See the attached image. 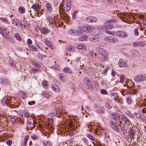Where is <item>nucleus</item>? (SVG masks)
<instances>
[{
    "label": "nucleus",
    "mask_w": 146,
    "mask_h": 146,
    "mask_svg": "<svg viewBox=\"0 0 146 146\" xmlns=\"http://www.w3.org/2000/svg\"><path fill=\"white\" fill-rule=\"evenodd\" d=\"M113 119L116 121H120L119 123H122V121H125L126 120L127 117L123 115H120L117 113H115L112 115Z\"/></svg>",
    "instance_id": "nucleus-1"
},
{
    "label": "nucleus",
    "mask_w": 146,
    "mask_h": 146,
    "mask_svg": "<svg viewBox=\"0 0 146 146\" xmlns=\"http://www.w3.org/2000/svg\"><path fill=\"white\" fill-rule=\"evenodd\" d=\"M126 120L125 121H123L124 122L125 124L122 123V124L120 125L121 129L123 131H126L129 128H131L132 126L131 123L127 117L126 118Z\"/></svg>",
    "instance_id": "nucleus-2"
},
{
    "label": "nucleus",
    "mask_w": 146,
    "mask_h": 146,
    "mask_svg": "<svg viewBox=\"0 0 146 146\" xmlns=\"http://www.w3.org/2000/svg\"><path fill=\"white\" fill-rule=\"evenodd\" d=\"M81 27H79L78 29L76 30L70 29L68 31L69 34L74 36H79L82 34Z\"/></svg>",
    "instance_id": "nucleus-3"
},
{
    "label": "nucleus",
    "mask_w": 146,
    "mask_h": 146,
    "mask_svg": "<svg viewBox=\"0 0 146 146\" xmlns=\"http://www.w3.org/2000/svg\"><path fill=\"white\" fill-rule=\"evenodd\" d=\"M132 17L130 13H123L121 14L120 17L123 21L125 22H127L130 21L131 17Z\"/></svg>",
    "instance_id": "nucleus-4"
},
{
    "label": "nucleus",
    "mask_w": 146,
    "mask_h": 146,
    "mask_svg": "<svg viewBox=\"0 0 146 146\" xmlns=\"http://www.w3.org/2000/svg\"><path fill=\"white\" fill-rule=\"evenodd\" d=\"M108 52L103 49H101V60L102 62L108 60Z\"/></svg>",
    "instance_id": "nucleus-5"
},
{
    "label": "nucleus",
    "mask_w": 146,
    "mask_h": 146,
    "mask_svg": "<svg viewBox=\"0 0 146 146\" xmlns=\"http://www.w3.org/2000/svg\"><path fill=\"white\" fill-rule=\"evenodd\" d=\"M47 19L48 21L49 24L50 25H52L53 27H54L55 26H57L58 27V22H59L58 21H57L56 18L54 17L53 19L50 17H48Z\"/></svg>",
    "instance_id": "nucleus-6"
},
{
    "label": "nucleus",
    "mask_w": 146,
    "mask_h": 146,
    "mask_svg": "<svg viewBox=\"0 0 146 146\" xmlns=\"http://www.w3.org/2000/svg\"><path fill=\"white\" fill-rule=\"evenodd\" d=\"M27 128L31 130L33 128H34V121L32 117H29L27 119Z\"/></svg>",
    "instance_id": "nucleus-7"
},
{
    "label": "nucleus",
    "mask_w": 146,
    "mask_h": 146,
    "mask_svg": "<svg viewBox=\"0 0 146 146\" xmlns=\"http://www.w3.org/2000/svg\"><path fill=\"white\" fill-rule=\"evenodd\" d=\"M71 6V1L69 0H66L64 3V8H63L64 12L66 11L68 12L70 10Z\"/></svg>",
    "instance_id": "nucleus-8"
},
{
    "label": "nucleus",
    "mask_w": 146,
    "mask_h": 146,
    "mask_svg": "<svg viewBox=\"0 0 146 146\" xmlns=\"http://www.w3.org/2000/svg\"><path fill=\"white\" fill-rule=\"evenodd\" d=\"M115 34L117 36L121 38H126L128 36L127 33L123 31H118L116 32Z\"/></svg>",
    "instance_id": "nucleus-9"
},
{
    "label": "nucleus",
    "mask_w": 146,
    "mask_h": 146,
    "mask_svg": "<svg viewBox=\"0 0 146 146\" xmlns=\"http://www.w3.org/2000/svg\"><path fill=\"white\" fill-rule=\"evenodd\" d=\"M145 77L143 75H138L136 76L134 78V81L136 82L143 81L145 79Z\"/></svg>",
    "instance_id": "nucleus-10"
},
{
    "label": "nucleus",
    "mask_w": 146,
    "mask_h": 146,
    "mask_svg": "<svg viewBox=\"0 0 146 146\" xmlns=\"http://www.w3.org/2000/svg\"><path fill=\"white\" fill-rule=\"evenodd\" d=\"M81 29L82 33L83 32H91L94 29L93 27L91 26L81 27Z\"/></svg>",
    "instance_id": "nucleus-11"
},
{
    "label": "nucleus",
    "mask_w": 146,
    "mask_h": 146,
    "mask_svg": "<svg viewBox=\"0 0 146 146\" xmlns=\"http://www.w3.org/2000/svg\"><path fill=\"white\" fill-rule=\"evenodd\" d=\"M118 65L120 67H125L127 66V61L122 59L119 60L118 62Z\"/></svg>",
    "instance_id": "nucleus-12"
},
{
    "label": "nucleus",
    "mask_w": 146,
    "mask_h": 146,
    "mask_svg": "<svg viewBox=\"0 0 146 146\" xmlns=\"http://www.w3.org/2000/svg\"><path fill=\"white\" fill-rule=\"evenodd\" d=\"M110 125L111 128L114 130L117 131H119V128L115 123L111 121L110 123Z\"/></svg>",
    "instance_id": "nucleus-13"
},
{
    "label": "nucleus",
    "mask_w": 146,
    "mask_h": 146,
    "mask_svg": "<svg viewBox=\"0 0 146 146\" xmlns=\"http://www.w3.org/2000/svg\"><path fill=\"white\" fill-rule=\"evenodd\" d=\"M41 7L39 5H33L31 8V9H32L33 11H32L31 10L30 12H38L39 10L40 9Z\"/></svg>",
    "instance_id": "nucleus-14"
},
{
    "label": "nucleus",
    "mask_w": 146,
    "mask_h": 146,
    "mask_svg": "<svg viewBox=\"0 0 146 146\" xmlns=\"http://www.w3.org/2000/svg\"><path fill=\"white\" fill-rule=\"evenodd\" d=\"M85 20L87 22H94L97 21V19L93 16L89 17L86 18Z\"/></svg>",
    "instance_id": "nucleus-15"
},
{
    "label": "nucleus",
    "mask_w": 146,
    "mask_h": 146,
    "mask_svg": "<svg viewBox=\"0 0 146 146\" xmlns=\"http://www.w3.org/2000/svg\"><path fill=\"white\" fill-rule=\"evenodd\" d=\"M58 76L60 80L64 82H66L67 80V77L62 74L59 73Z\"/></svg>",
    "instance_id": "nucleus-16"
},
{
    "label": "nucleus",
    "mask_w": 146,
    "mask_h": 146,
    "mask_svg": "<svg viewBox=\"0 0 146 146\" xmlns=\"http://www.w3.org/2000/svg\"><path fill=\"white\" fill-rule=\"evenodd\" d=\"M0 82L4 85H7L9 84V80L5 78H3L0 79Z\"/></svg>",
    "instance_id": "nucleus-17"
},
{
    "label": "nucleus",
    "mask_w": 146,
    "mask_h": 146,
    "mask_svg": "<svg viewBox=\"0 0 146 146\" xmlns=\"http://www.w3.org/2000/svg\"><path fill=\"white\" fill-rule=\"evenodd\" d=\"M46 7L47 10L48 12L50 13H51L52 10L51 4L50 3H47L46 5Z\"/></svg>",
    "instance_id": "nucleus-18"
},
{
    "label": "nucleus",
    "mask_w": 146,
    "mask_h": 146,
    "mask_svg": "<svg viewBox=\"0 0 146 146\" xmlns=\"http://www.w3.org/2000/svg\"><path fill=\"white\" fill-rule=\"evenodd\" d=\"M99 124V123H97L96 124V126L95 127H96V126H98L99 127H96L95 129V134H97V135H100V125H99V126L98 125Z\"/></svg>",
    "instance_id": "nucleus-19"
},
{
    "label": "nucleus",
    "mask_w": 146,
    "mask_h": 146,
    "mask_svg": "<svg viewBox=\"0 0 146 146\" xmlns=\"http://www.w3.org/2000/svg\"><path fill=\"white\" fill-rule=\"evenodd\" d=\"M44 42L51 49H53L54 48V47L53 44L47 40L45 39Z\"/></svg>",
    "instance_id": "nucleus-20"
},
{
    "label": "nucleus",
    "mask_w": 146,
    "mask_h": 146,
    "mask_svg": "<svg viewBox=\"0 0 146 146\" xmlns=\"http://www.w3.org/2000/svg\"><path fill=\"white\" fill-rule=\"evenodd\" d=\"M113 27V26L112 25H105L102 27V28L108 30L112 29Z\"/></svg>",
    "instance_id": "nucleus-21"
},
{
    "label": "nucleus",
    "mask_w": 146,
    "mask_h": 146,
    "mask_svg": "<svg viewBox=\"0 0 146 146\" xmlns=\"http://www.w3.org/2000/svg\"><path fill=\"white\" fill-rule=\"evenodd\" d=\"M59 87L57 85L54 84H53L52 86V88L55 92H58L59 90Z\"/></svg>",
    "instance_id": "nucleus-22"
},
{
    "label": "nucleus",
    "mask_w": 146,
    "mask_h": 146,
    "mask_svg": "<svg viewBox=\"0 0 146 146\" xmlns=\"http://www.w3.org/2000/svg\"><path fill=\"white\" fill-rule=\"evenodd\" d=\"M49 31L48 29L45 28H42L40 29L41 33L44 35L47 34L49 32Z\"/></svg>",
    "instance_id": "nucleus-23"
},
{
    "label": "nucleus",
    "mask_w": 146,
    "mask_h": 146,
    "mask_svg": "<svg viewBox=\"0 0 146 146\" xmlns=\"http://www.w3.org/2000/svg\"><path fill=\"white\" fill-rule=\"evenodd\" d=\"M84 82L86 83L87 85L89 87H91L92 86V82L88 78H85Z\"/></svg>",
    "instance_id": "nucleus-24"
},
{
    "label": "nucleus",
    "mask_w": 146,
    "mask_h": 146,
    "mask_svg": "<svg viewBox=\"0 0 146 146\" xmlns=\"http://www.w3.org/2000/svg\"><path fill=\"white\" fill-rule=\"evenodd\" d=\"M74 122L73 121H70L69 124V127L70 128V129L71 130H72V131L73 132V130L74 129L75 126L74 124Z\"/></svg>",
    "instance_id": "nucleus-25"
},
{
    "label": "nucleus",
    "mask_w": 146,
    "mask_h": 146,
    "mask_svg": "<svg viewBox=\"0 0 146 146\" xmlns=\"http://www.w3.org/2000/svg\"><path fill=\"white\" fill-rule=\"evenodd\" d=\"M146 113V108H145L140 109L138 111L139 114L141 115H143L144 113Z\"/></svg>",
    "instance_id": "nucleus-26"
},
{
    "label": "nucleus",
    "mask_w": 146,
    "mask_h": 146,
    "mask_svg": "<svg viewBox=\"0 0 146 146\" xmlns=\"http://www.w3.org/2000/svg\"><path fill=\"white\" fill-rule=\"evenodd\" d=\"M43 87L45 89H47L48 88V83L47 81L43 80L42 84Z\"/></svg>",
    "instance_id": "nucleus-27"
},
{
    "label": "nucleus",
    "mask_w": 146,
    "mask_h": 146,
    "mask_svg": "<svg viewBox=\"0 0 146 146\" xmlns=\"http://www.w3.org/2000/svg\"><path fill=\"white\" fill-rule=\"evenodd\" d=\"M8 96H5L4 98L2 100V103L3 104L4 103L5 104H7L9 102V99H8Z\"/></svg>",
    "instance_id": "nucleus-28"
},
{
    "label": "nucleus",
    "mask_w": 146,
    "mask_h": 146,
    "mask_svg": "<svg viewBox=\"0 0 146 146\" xmlns=\"http://www.w3.org/2000/svg\"><path fill=\"white\" fill-rule=\"evenodd\" d=\"M64 72L70 74H71L72 72L71 69L68 67H65L63 69Z\"/></svg>",
    "instance_id": "nucleus-29"
},
{
    "label": "nucleus",
    "mask_w": 146,
    "mask_h": 146,
    "mask_svg": "<svg viewBox=\"0 0 146 146\" xmlns=\"http://www.w3.org/2000/svg\"><path fill=\"white\" fill-rule=\"evenodd\" d=\"M87 39L88 37L85 35L81 36L79 38V40L81 41H85L87 40Z\"/></svg>",
    "instance_id": "nucleus-30"
},
{
    "label": "nucleus",
    "mask_w": 146,
    "mask_h": 146,
    "mask_svg": "<svg viewBox=\"0 0 146 146\" xmlns=\"http://www.w3.org/2000/svg\"><path fill=\"white\" fill-rule=\"evenodd\" d=\"M18 11L22 14L24 13L25 11V8L22 6H20L18 8Z\"/></svg>",
    "instance_id": "nucleus-31"
},
{
    "label": "nucleus",
    "mask_w": 146,
    "mask_h": 146,
    "mask_svg": "<svg viewBox=\"0 0 146 146\" xmlns=\"http://www.w3.org/2000/svg\"><path fill=\"white\" fill-rule=\"evenodd\" d=\"M110 68V67H108L104 69V70H102V72H101L102 74H104L105 76L107 74V71L109 70Z\"/></svg>",
    "instance_id": "nucleus-32"
},
{
    "label": "nucleus",
    "mask_w": 146,
    "mask_h": 146,
    "mask_svg": "<svg viewBox=\"0 0 146 146\" xmlns=\"http://www.w3.org/2000/svg\"><path fill=\"white\" fill-rule=\"evenodd\" d=\"M29 48L31 50L34 52H36L38 51V49L36 47L33 45H30L29 46Z\"/></svg>",
    "instance_id": "nucleus-33"
},
{
    "label": "nucleus",
    "mask_w": 146,
    "mask_h": 146,
    "mask_svg": "<svg viewBox=\"0 0 146 146\" xmlns=\"http://www.w3.org/2000/svg\"><path fill=\"white\" fill-rule=\"evenodd\" d=\"M54 116V114L53 113H50L48 115V119L49 121H52V119Z\"/></svg>",
    "instance_id": "nucleus-34"
},
{
    "label": "nucleus",
    "mask_w": 146,
    "mask_h": 146,
    "mask_svg": "<svg viewBox=\"0 0 146 146\" xmlns=\"http://www.w3.org/2000/svg\"><path fill=\"white\" fill-rule=\"evenodd\" d=\"M31 138L33 140L37 139L38 138V136L37 133H33L31 135Z\"/></svg>",
    "instance_id": "nucleus-35"
},
{
    "label": "nucleus",
    "mask_w": 146,
    "mask_h": 146,
    "mask_svg": "<svg viewBox=\"0 0 146 146\" xmlns=\"http://www.w3.org/2000/svg\"><path fill=\"white\" fill-rule=\"evenodd\" d=\"M126 101L128 104H130L132 101L131 96L128 95L126 98Z\"/></svg>",
    "instance_id": "nucleus-36"
},
{
    "label": "nucleus",
    "mask_w": 146,
    "mask_h": 146,
    "mask_svg": "<svg viewBox=\"0 0 146 146\" xmlns=\"http://www.w3.org/2000/svg\"><path fill=\"white\" fill-rule=\"evenodd\" d=\"M44 146H52L51 142L48 141H45L44 142Z\"/></svg>",
    "instance_id": "nucleus-37"
},
{
    "label": "nucleus",
    "mask_w": 146,
    "mask_h": 146,
    "mask_svg": "<svg viewBox=\"0 0 146 146\" xmlns=\"http://www.w3.org/2000/svg\"><path fill=\"white\" fill-rule=\"evenodd\" d=\"M67 50L68 51H71L72 52L76 50V47H74L72 46H70L67 48Z\"/></svg>",
    "instance_id": "nucleus-38"
},
{
    "label": "nucleus",
    "mask_w": 146,
    "mask_h": 146,
    "mask_svg": "<svg viewBox=\"0 0 146 146\" xmlns=\"http://www.w3.org/2000/svg\"><path fill=\"white\" fill-rule=\"evenodd\" d=\"M9 64L11 66L13 67H14L16 66V64L14 60L11 59H10L9 60Z\"/></svg>",
    "instance_id": "nucleus-39"
},
{
    "label": "nucleus",
    "mask_w": 146,
    "mask_h": 146,
    "mask_svg": "<svg viewBox=\"0 0 146 146\" xmlns=\"http://www.w3.org/2000/svg\"><path fill=\"white\" fill-rule=\"evenodd\" d=\"M87 137L92 141H95V137L92 135L88 134L87 135Z\"/></svg>",
    "instance_id": "nucleus-40"
},
{
    "label": "nucleus",
    "mask_w": 146,
    "mask_h": 146,
    "mask_svg": "<svg viewBox=\"0 0 146 146\" xmlns=\"http://www.w3.org/2000/svg\"><path fill=\"white\" fill-rule=\"evenodd\" d=\"M77 48L78 50L80 49H86V47L85 46L82 44L78 45L77 46Z\"/></svg>",
    "instance_id": "nucleus-41"
},
{
    "label": "nucleus",
    "mask_w": 146,
    "mask_h": 146,
    "mask_svg": "<svg viewBox=\"0 0 146 146\" xmlns=\"http://www.w3.org/2000/svg\"><path fill=\"white\" fill-rule=\"evenodd\" d=\"M118 39L117 38L111 36V42H113V43L115 42H117Z\"/></svg>",
    "instance_id": "nucleus-42"
},
{
    "label": "nucleus",
    "mask_w": 146,
    "mask_h": 146,
    "mask_svg": "<svg viewBox=\"0 0 146 146\" xmlns=\"http://www.w3.org/2000/svg\"><path fill=\"white\" fill-rule=\"evenodd\" d=\"M15 119H17L15 121H17L19 123H21V124H23L24 123V121H23L20 118L18 119L17 117V116L15 117Z\"/></svg>",
    "instance_id": "nucleus-43"
},
{
    "label": "nucleus",
    "mask_w": 146,
    "mask_h": 146,
    "mask_svg": "<svg viewBox=\"0 0 146 146\" xmlns=\"http://www.w3.org/2000/svg\"><path fill=\"white\" fill-rule=\"evenodd\" d=\"M17 26H19V27H21L22 28H24L25 27V25H23L22 24V22L19 21V20H18L17 21Z\"/></svg>",
    "instance_id": "nucleus-44"
},
{
    "label": "nucleus",
    "mask_w": 146,
    "mask_h": 146,
    "mask_svg": "<svg viewBox=\"0 0 146 146\" xmlns=\"http://www.w3.org/2000/svg\"><path fill=\"white\" fill-rule=\"evenodd\" d=\"M90 40L92 42H96L99 40L95 36H93L90 38Z\"/></svg>",
    "instance_id": "nucleus-45"
},
{
    "label": "nucleus",
    "mask_w": 146,
    "mask_h": 146,
    "mask_svg": "<svg viewBox=\"0 0 146 146\" xmlns=\"http://www.w3.org/2000/svg\"><path fill=\"white\" fill-rule=\"evenodd\" d=\"M15 37V38L19 41L21 40V36H19V34L18 33L15 34L14 35Z\"/></svg>",
    "instance_id": "nucleus-46"
},
{
    "label": "nucleus",
    "mask_w": 146,
    "mask_h": 146,
    "mask_svg": "<svg viewBox=\"0 0 146 146\" xmlns=\"http://www.w3.org/2000/svg\"><path fill=\"white\" fill-rule=\"evenodd\" d=\"M105 32L106 33L113 36H114L115 35V33L114 32H111L110 31H108L106 30L105 31Z\"/></svg>",
    "instance_id": "nucleus-47"
},
{
    "label": "nucleus",
    "mask_w": 146,
    "mask_h": 146,
    "mask_svg": "<svg viewBox=\"0 0 146 146\" xmlns=\"http://www.w3.org/2000/svg\"><path fill=\"white\" fill-rule=\"evenodd\" d=\"M111 36H106L104 38L105 40L107 42H111Z\"/></svg>",
    "instance_id": "nucleus-48"
},
{
    "label": "nucleus",
    "mask_w": 146,
    "mask_h": 146,
    "mask_svg": "<svg viewBox=\"0 0 146 146\" xmlns=\"http://www.w3.org/2000/svg\"><path fill=\"white\" fill-rule=\"evenodd\" d=\"M93 124H90L89 125V124L87 125L88 127V128L89 129L90 131L92 130L94 128L95 126L94 125H93Z\"/></svg>",
    "instance_id": "nucleus-49"
},
{
    "label": "nucleus",
    "mask_w": 146,
    "mask_h": 146,
    "mask_svg": "<svg viewBox=\"0 0 146 146\" xmlns=\"http://www.w3.org/2000/svg\"><path fill=\"white\" fill-rule=\"evenodd\" d=\"M125 78V77L123 75H121L119 82L120 83H123L124 81Z\"/></svg>",
    "instance_id": "nucleus-50"
},
{
    "label": "nucleus",
    "mask_w": 146,
    "mask_h": 146,
    "mask_svg": "<svg viewBox=\"0 0 146 146\" xmlns=\"http://www.w3.org/2000/svg\"><path fill=\"white\" fill-rule=\"evenodd\" d=\"M133 46L134 47L139 46V42H136L133 43Z\"/></svg>",
    "instance_id": "nucleus-51"
},
{
    "label": "nucleus",
    "mask_w": 146,
    "mask_h": 146,
    "mask_svg": "<svg viewBox=\"0 0 146 146\" xmlns=\"http://www.w3.org/2000/svg\"><path fill=\"white\" fill-rule=\"evenodd\" d=\"M95 78L97 79L98 80H100V74H99L98 73H96L95 75Z\"/></svg>",
    "instance_id": "nucleus-52"
},
{
    "label": "nucleus",
    "mask_w": 146,
    "mask_h": 146,
    "mask_svg": "<svg viewBox=\"0 0 146 146\" xmlns=\"http://www.w3.org/2000/svg\"><path fill=\"white\" fill-rule=\"evenodd\" d=\"M134 33L135 35L138 36L139 35V32H138V28H136L134 30Z\"/></svg>",
    "instance_id": "nucleus-53"
},
{
    "label": "nucleus",
    "mask_w": 146,
    "mask_h": 146,
    "mask_svg": "<svg viewBox=\"0 0 146 146\" xmlns=\"http://www.w3.org/2000/svg\"><path fill=\"white\" fill-rule=\"evenodd\" d=\"M101 94H108L107 91L105 89H101Z\"/></svg>",
    "instance_id": "nucleus-54"
},
{
    "label": "nucleus",
    "mask_w": 146,
    "mask_h": 146,
    "mask_svg": "<svg viewBox=\"0 0 146 146\" xmlns=\"http://www.w3.org/2000/svg\"><path fill=\"white\" fill-rule=\"evenodd\" d=\"M78 13V11H74L72 15L73 19H74L76 18V16L77 15Z\"/></svg>",
    "instance_id": "nucleus-55"
},
{
    "label": "nucleus",
    "mask_w": 146,
    "mask_h": 146,
    "mask_svg": "<svg viewBox=\"0 0 146 146\" xmlns=\"http://www.w3.org/2000/svg\"><path fill=\"white\" fill-rule=\"evenodd\" d=\"M12 23L15 25L16 26H17V23L18 20L16 19H13L12 21Z\"/></svg>",
    "instance_id": "nucleus-56"
},
{
    "label": "nucleus",
    "mask_w": 146,
    "mask_h": 146,
    "mask_svg": "<svg viewBox=\"0 0 146 146\" xmlns=\"http://www.w3.org/2000/svg\"><path fill=\"white\" fill-rule=\"evenodd\" d=\"M81 59V57H77L75 58V59L74 60V61L77 63H78L79 62L80 60Z\"/></svg>",
    "instance_id": "nucleus-57"
},
{
    "label": "nucleus",
    "mask_w": 146,
    "mask_h": 146,
    "mask_svg": "<svg viewBox=\"0 0 146 146\" xmlns=\"http://www.w3.org/2000/svg\"><path fill=\"white\" fill-rule=\"evenodd\" d=\"M4 31H5V30L4 28H0V33L2 34V35H4V33H5L4 32Z\"/></svg>",
    "instance_id": "nucleus-58"
},
{
    "label": "nucleus",
    "mask_w": 146,
    "mask_h": 146,
    "mask_svg": "<svg viewBox=\"0 0 146 146\" xmlns=\"http://www.w3.org/2000/svg\"><path fill=\"white\" fill-rule=\"evenodd\" d=\"M6 143L9 146H11L12 143V141L11 140H9L6 141Z\"/></svg>",
    "instance_id": "nucleus-59"
},
{
    "label": "nucleus",
    "mask_w": 146,
    "mask_h": 146,
    "mask_svg": "<svg viewBox=\"0 0 146 146\" xmlns=\"http://www.w3.org/2000/svg\"><path fill=\"white\" fill-rule=\"evenodd\" d=\"M145 44V42L143 41H141L139 42V45L142 47H144Z\"/></svg>",
    "instance_id": "nucleus-60"
},
{
    "label": "nucleus",
    "mask_w": 146,
    "mask_h": 146,
    "mask_svg": "<svg viewBox=\"0 0 146 146\" xmlns=\"http://www.w3.org/2000/svg\"><path fill=\"white\" fill-rule=\"evenodd\" d=\"M32 64L37 67L39 68L40 67L39 64L36 62H33Z\"/></svg>",
    "instance_id": "nucleus-61"
},
{
    "label": "nucleus",
    "mask_w": 146,
    "mask_h": 146,
    "mask_svg": "<svg viewBox=\"0 0 146 146\" xmlns=\"http://www.w3.org/2000/svg\"><path fill=\"white\" fill-rule=\"evenodd\" d=\"M64 17H65V19L66 20H68V19H69V16H68V15L66 13H64Z\"/></svg>",
    "instance_id": "nucleus-62"
},
{
    "label": "nucleus",
    "mask_w": 146,
    "mask_h": 146,
    "mask_svg": "<svg viewBox=\"0 0 146 146\" xmlns=\"http://www.w3.org/2000/svg\"><path fill=\"white\" fill-rule=\"evenodd\" d=\"M38 12H33V14H35V15L36 16H37V17H40V16L41 15V14H40L38 13Z\"/></svg>",
    "instance_id": "nucleus-63"
},
{
    "label": "nucleus",
    "mask_w": 146,
    "mask_h": 146,
    "mask_svg": "<svg viewBox=\"0 0 146 146\" xmlns=\"http://www.w3.org/2000/svg\"><path fill=\"white\" fill-rule=\"evenodd\" d=\"M24 116L26 118H27V119H28V118L29 117H30L29 116V113H28L27 112H25L24 114Z\"/></svg>",
    "instance_id": "nucleus-64"
}]
</instances>
